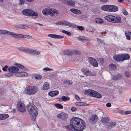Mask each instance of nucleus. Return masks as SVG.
<instances>
[{
  "instance_id": "obj_1",
  "label": "nucleus",
  "mask_w": 131,
  "mask_h": 131,
  "mask_svg": "<svg viewBox=\"0 0 131 131\" xmlns=\"http://www.w3.org/2000/svg\"><path fill=\"white\" fill-rule=\"evenodd\" d=\"M68 130L82 131L85 128L84 122L81 119L78 117L73 118L70 120V125L65 126Z\"/></svg>"
},
{
  "instance_id": "obj_2",
  "label": "nucleus",
  "mask_w": 131,
  "mask_h": 131,
  "mask_svg": "<svg viewBox=\"0 0 131 131\" xmlns=\"http://www.w3.org/2000/svg\"><path fill=\"white\" fill-rule=\"evenodd\" d=\"M15 66H11L8 67L7 69L9 72L5 74V75L8 77H11L13 75V73H16L19 71V68L21 69H24V67L19 64L15 63Z\"/></svg>"
},
{
  "instance_id": "obj_3",
  "label": "nucleus",
  "mask_w": 131,
  "mask_h": 131,
  "mask_svg": "<svg viewBox=\"0 0 131 131\" xmlns=\"http://www.w3.org/2000/svg\"><path fill=\"white\" fill-rule=\"evenodd\" d=\"M27 110L30 113V116L32 121L34 122L35 120L38 115V112L36 107L31 103H29L27 107Z\"/></svg>"
},
{
  "instance_id": "obj_4",
  "label": "nucleus",
  "mask_w": 131,
  "mask_h": 131,
  "mask_svg": "<svg viewBox=\"0 0 131 131\" xmlns=\"http://www.w3.org/2000/svg\"><path fill=\"white\" fill-rule=\"evenodd\" d=\"M55 24L57 25H63L67 26L73 28L77 27L80 30H83L84 29V27L82 26H77L74 24L72 23L67 21H61L56 23Z\"/></svg>"
},
{
  "instance_id": "obj_5",
  "label": "nucleus",
  "mask_w": 131,
  "mask_h": 131,
  "mask_svg": "<svg viewBox=\"0 0 131 131\" xmlns=\"http://www.w3.org/2000/svg\"><path fill=\"white\" fill-rule=\"evenodd\" d=\"M23 15L26 16H34V18H36L38 16V14L34 10L31 9H26L22 11Z\"/></svg>"
},
{
  "instance_id": "obj_6",
  "label": "nucleus",
  "mask_w": 131,
  "mask_h": 131,
  "mask_svg": "<svg viewBox=\"0 0 131 131\" xmlns=\"http://www.w3.org/2000/svg\"><path fill=\"white\" fill-rule=\"evenodd\" d=\"M113 58L115 60L120 61L129 59L130 56L128 54H122L115 55Z\"/></svg>"
},
{
  "instance_id": "obj_7",
  "label": "nucleus",
  "mask_w": 131,
  "mask_h": 131,
  "mask_svg": "<svg viewBox=\"0 0 131 131\" xmlns=\"http://www.w3.org/2000/svg\"><path fill=\"white\" fill-rule=\"evenodd\" d=\"M105 18L108 21L115 23H120L121 20V18L120 17H116L111 15L106 16Z\"/></svg>"
},
{
  "instance_id": "obj_8",
  "label": "nucleus",
  "mask_w": 131,
  "mask_h": 131,
  "mask_svg": "<svg viewBox=\"0 0 131 131\" xmlns=\"http://www.w3.org/2000/svg\"><path fill=\"white\" fill-rule=\"evenodd\" d=\"M0 34L10 35L12 37L20 39V34H18L5 30H0Z\"/></svg>"
},
{
  "instance_id": "obj_9",
  "label": "nucleus",
  "mask_w": 131,
  "mask_h": 131,
  "mask_svg": "<svg viewBox=\"0 0 131 131\" xmlns=\"http://www.w3.org/2000/svg\"><path fill=\"white\" fill-rule=\"evenodd\" d=\"M84 92L86 94H87L91 96L97 98H101L102 97L101 95L100 94L93 90H85Z\"/></svg>"
},
{
  "instance_id": "obj_10",
  "label": "nucleus",
  "mask_w": 131,
  "mask_h": 131,
  "mask_svg": "<svg viewBox=\"0 0 131 131\" xmlns=\"http://www.w3.org/2000/svg\"><path fill=\"white\" fill-rule=\"evenodd\" d=\"M25 91L26 93L27 94L32 95L36 92L38 91V89L36 86H29L26 88Z\"/></svg>"
},
{
  "instance_id": "obj_11",
  "label": "nucleus",
  "mask_w": 131,
  "mask_h": 131,
  "mask_svg": "<svg viewBox=\"0 0 131 131\" xmlns=\"http://www.w3.org/2000/svg\"><path fill=\"white\" fill-rule=\"evenodd\" d=\"M17 107L18 110L22 112H24L26 111V109L24 105L21 102H18Z\"/></svg>"
},
{
  "instance_id": "obj_12",
  "label": "nucleus",
  "mask_w": 131,
  "mask_h": 131,
  "mask_svg": "<svg viewBox=\"0 0 131 131\" xmlns=\"http://www.w3.org/2000/svg\"><path fill=\"white\" fill-rule=\"evenodd\" d=\"M68 116V115L67 114L63 112L58 114L57 115V117L58 118L64 121L66 120Z\"/></svg>"
},
{
  "instance_id": "obj_13",
  "label": "nucleus",
  "mask_w": 131,
  "mask_h": 131,
  "mask_svg": "<svg viewBox=\"0 0 131 131\" xmlns=\"http://www.w3.org/2000/svg\"><path fill=\"white\" fill-rule=\"evenodd\" d=\"M89 60L90 63L94 67H97L98 66V63L95 59L91 57H90L89 58Z\"/></svg>"
},
{
  "instance_id": "obj_14",
  "label": "nucleus",
  "mask_w": 131,
  "mask_h": 131,
  "mask_svg": "<svg viewBox=\"0 0 131 131\" xmlns=\"http://www.w3.org/2000/svg\"><path fill=\"white\" fill-rule=\"evenodd\" d=\"M97 117L96 115H93L89 119V122L92 124H95L97 122Z\"/></svg>"
},
{
  "instance_id": "obj_15",
  "label": "nucleus",
  "mask_w": 131,
  "mask_h": 131,
  "mask_svg": "<svg viewBox=\"0 0 131 131\" xmlns=\"http://www.w3.org/2000/svg\"><path fill=\"white\" fill-rule=\"evenodd\" d=\"M62 3L66 5L69 6H74L75 3L72 0H63Z\"/></svg>"
},
{
  "instance_id": "obj_16",
  "label": "nucleus",
  "mask_w": 131,
  "mask_h": 131,
  "mask_svg": "<svg viewBox=\"0 0 131 131\" xmlns=\"http://www.w3.org/2000/svg\"><path fill=\"white\" fill-rule=\"evenodd\" d=\"M58 11L56 9L53 8H50L49 15L52 16H56L58 14Z\"/></svg>"
},
{
  "instance_id": "obj_17",
  "label": "nucleus",
  "mask_w": 131,
  "mask_h": 131,
  "mask_svg": "<svg viewBox=\"0 0 131 131\" xmlns=\"http://www.w3.org/2000/svg\"><path fill=\"white\" fill-rule=\"evenodd\" d=\"M48 36L49 37H51L53 38L57 39L62 38H63L64 37L63 36L52 34H49L48 35Z\"/></svg>"
},
{
  "instance_id": "obj_18",
  "label": "nucleus",
  "mask_w": 131,
  "mask_h": 131,
  "mask_svg": "<svg viewBox=\"0 0 131 131\" xmlns=\"http://www.w3.org/2000/svg\"><path fill=\"white\" fill-rule=\"evenodd\" d=\"M116 125V123L115 122H111L106 125L107 128L111 129L113 127H115Z\"/></svg>"
},
{
  "instance_id": "obj_19",
  "label": "nucleus",
  "mask_w": 131,
  "mask_h": 131,
  "mask_svg": "<svg viewBox=\"0 0 131 131\" xmlns=\"http://www.w3.org/2000/svg\"><path fill=\"white\" fill-rule=\"evenodd\" d=\"M70 11L73 13L77 15H80L82 13V12L80 10L75 8H71Z\"/></svg>"
},
{
  "instance_id": "obj_20",
  "label": "nucleus",
  "mask_w": 131,
  "mask_h": 131,
  "mask_svg": "<svg viewBox=\"0 0 131 131\" xmlns=\"http://www.w3.org/2000/svg\"><path fill=\"white\" fill-rule=\"evenodd\" d=\"M50 8H47L43 9L42 11V13L43 15L45 16L49 15Z\"/></svg>"
},
{
  "instance_id": "obj_21",
  "label": "nucleus",
  "mask_w": 131,
  "mask_h": 131,
  "mask_svg": "<svg viewBox=\"0 0 131 131\" xmlns=\"http://www.w3.org/2000/svg\"><path fill=\"white\" fill-rule=\"evenodd\" d=\"M122 77V75L121 74L118 73L117 74L115 75L113 78V80L114 81L119 80L121 79Z\"/></svg>"
},
{
  "instance_id": "obj_22",
  "label": "nucleus",
  "mask_w": 131,
  "mask_h": 131,
  "mask_svg": "<svg viewBox=\"0 0 131 131\" xmlns=\"http://www.w3.org/2000/svg\"><path fill=\"white\" fill-rule=\"evenodd\" d=\"M59 93V92L58 91H53L49 92L48 93V94L50 96H54L58 95Z\"/></svg>"
},
{
  "instance_id": "obj_23",
  "label": "nucleus",
  "mask_w": 131,
  "mask_h": 131,
  "mask_svg": "<svg viewBox=\"0 0 131 131\" xmlns=\"http://www.w3.org/2000/svg\"><path fill=\"white\" fill-rule=\"evenodd\" d=\"M101 120L102 122L104 124L108 123L110 121L109 118L107 117H102Z\"/></svg>"
},
{
  "instance_id": "obj_24",
  "label": "nucleus",
  "mask_w": 131,
  "mask_h": 131,
  "mask_svg": "<svg viewBox=\"0 0 131 131\" xmlns=\"http://www.w3.org/2000/svg\"><path fill=\"white\" fill-rule=\"evenodd\" d=\"M50 87L49 83L47 82H45L43 84L42 86V89L43 90H46L49 89Z\"/></svg>"
},
{
  "instance_id": "obj_25",
  "label": "nucleus",
  "mask_w": 131,
  "mask_h": 131,
  "mask_svg": "<svg viewBox=\"0 0 131 131\" xmlns=\"http://www.w3.org/2000/svg\"><path fill=\"white\" fill-rule=\"evenodd\" d=\"M9 117L8 115L7 114H0V120L6 119Z\"/></svg>"
},
{
  "instance_id": "obj_26",
  "label": "nucleus",
  "mask_w": 131,
  "mask_h": 131,
  "mask_svg": "<svg viewBox=\"0 0 131 131\" xmlns=\"http://www.w3.org/2000/svg\"><path fill=\"white\" fill-rule=\"evenodd\" d=\"M23 38H26L28 39H31L32 38V36L29 35L20 34V39Z\"/></svg>"
},
{
  "instance_id": "obj_27",
  "label": "nucleus",
  "mask_w": 131,
  "mask_h": 131,
  "mask_svg": "<svg viewBox=\"0 0 131 131\" xmlns=\"http://www.w3.org/2000/svg\"><path fill=\"white\" fill-rule=\"evenodd\" d=\"M95 22L97 24H102L104 22L103 20L102 19L99 18L95 19Z\"/></svg>"
},
{
  "instance_id": "obj_28",
  "label": "nucleus",
  "mask_w": 131,
  "mask_h": 131,
  "mask_svg": "<svg viewBox=\"0 0 131 131\" xmlns=\"http://www.w3.org/2000/svg\"><path fill=\"white\" fill-rule=\"evenodd\" d=\"M111 12H115L118 10V8L116 6L111 5Z\"/></svg>"
},
{
  "instance_id": "obj_29",
  "label": "nucleus",
  "mask_w": 131,
  "mask_h": 131,
  "mask_svg": "<svg viewBox=\"0 0 131 131\" xmlns=\"http://www.w3.org/2000/svg\"><path fill=\"white\" fill-rule=\"evenodd\" d=\"M29 27V26L27 25L20 24L19 25V27L22 29L27 28Z\"/></svg>"
},
{
  "instance_id": "obj_30",
  "label": "nucleus",
  "mask_w": 131,
  "mask_h": 131,
  "mask_svg": "<svg viewBox=\"0 0 131 131\" xmlns=\"http://www.w3.org/2000/svg\"><path fill=\"white\" fill-rule=\"evenodd\" d=\"M34 77L36 80H40L42 78L41 76L39 74H35Z\"/></svg>"
},
{
  "instance_id": "obj_31",
  "label": "nucleus",
  "mask_w": 131,
  "mask_h": 131,
  "mask_svg": "<svg viewBox=\"0 0 131 131\" xmlns=\"http://www.w3.org/2000/svg\"><path fill=\"white\" fill-rule=\"evenodd\" d=\"M61 99L62 101H69L70 100V98L69 97H66L65 96H63L61 98Z\"/></svg>"
},
{
  "instance_id": "obj_32",
  "label": "nucleus",
  "mask_w": 131,
  "mask_h": 131,
  "mask_svg": "<svg viewBox=\"0 0 131 131\" xmlns=\"http://www.w3.org/2000/svg\"><path fill=\"white\" fill-rule=\"evenodd\" d=\"M109 67L111 70H115L116 68V65L112 63L110 65Z\"/></svg>"
},
{
  "instance_id": "obj_33",
  "label": "nucleus",
  "mask_w": 131,
  "mask_h": 131,
  "mask_svg": "<svg viewBox=\"0 0 131 131\" xmlns=\"http://www.w3.org/2000/svg\"><path fill=\"white\" fill-rule=\"evenodd\" d=\"M101 9L103 10L108 11V5L102 6L101 7Z\"/></svg>"
},
{
  "instance_id": "obj_34",
  "label": "nucleus",
  "mask_w": 131,
  "mask_h": 131,
  "mask_svg": "<svg viewBox=\"0 0 131 131\" xmlns=\"http://www.w3.org/2000/svg\"><path fill=\"white\" fill-rule=\"evenodd\" d=\"M15 75L16 77H23L22 72H18L17 73H15Z\"/></svg>"
},
{
  "instance_id": "obj_35",
  "label": "nucleus",
  "mask_w": 131,
  "mask_h": 131,
  "mask_svg": "<svg viewBox=\"0 0 131 131\" xmlns=\"http://www.w3.org/2000/svg\"><path fill=\"white\" fill-rule=\"evenodd\" d=\"M32 54H35L36 55H39L40 53V52L39 51L36 50H32Z\"/></svg>"
},
{
  "instance_id": "obj_36",
  "label": "nucleus",
  "mask_w": 131,
  "mask_h": 131,
  "mask_svg": "<svg viewBox=\"0 0 131 131\" xmlns=\"http://www.w3.org/2000/svg\"><path fill=\"white\" fill-rule=\"evenodd\" d=\"M84 103H82L81 102H77L75 103V105L77 106H85L86 105V104H85V105Z\"/></svg>"
},
{
  "instance_id": "obj_37",
  "label": "nucleus",
  "mask_w": 131,
  "mask_h": 131,
  "mask_svg": "<svg viewBox=\"0 0 131 131\" xmlns=\"http://www.w3.org/2000/svg\"><path fill=\"white\" fill-rule=\"evenodd\" d=\"M32 49L26 48L25 52L28 53L32 54Z\"/></svg>"
},
{
  "instance_id": "obj_38",
  "label": "nucleus",
  "mask_w": 131,
  "mask_h": 131,
  "mask_svg": "<svg viewBox=\"0 0 131 131\" xmlns=\"http://www.w3.org/2000/svg\"><path fill=\"white\" fill-rule=\"evenodd\" d=\"M43 70L45 71H53V70L52 69H50L49 68L46 67L43 68Z\"/></svg>"
},
{
  "instance_id": "obj_39",
  "label": "nucleus",
  "mask_w": 131,
  "mask_h": 131,
  "mask_svg": "<svg viewBox=\"0 0 131 131\" xmlns=\"http://www.w3.org/2000/svg\"><path fill=\"white\" fill-rule=\"evenodd\" d=\"M64 82L66 83L67 84L69 85H71L73 84L72 81L69 80H67L64 81Z\"/></svg>"
},
{
  "instance_id": "obj_40",
  "label": "nucleus",
  "mask_w": 131,
  "mask_h": 131,
  "mask_svg": "<svg viewBox=\"0 0 131 131\" xmlns=\"http://www.w3.org/2000/svg\"><path fill=\"white\" fill-rule=\"evenodd\" d=\"M98 61L100 64H102L104 62V60L103 59L100 58L98 59Z\"/></svg>"
},
{
  "instance_id": "obj_41",
  "label": "nucleus",
  "mask_w": 131,
  "mask_h": 131,
  "mask_svg": "<svg viewBox=\"0 0 131 131\" xmlns=\"http://www.w3.org/2000/svg\"><path fill=\"white\" fill-rule=\"evenodd\" d=\"M26 48L25 47H21L18 48V49L19 50L21 51L24 52H25Z\"/></svg>"
},
{
  "instance_id": "obj_42",
  "label": "nucleus",
  "mask_w": 131,
  "mask_h": 131,
  "mask_svg": "<svg viewBox=\"0 0 131 131\" xmlns=\"http://www.w3.org/2000/svg\"><path fill=\"white\" fill-rule=\"evenodd\" d=\"M78 39L79 40L83 41L85 40V37L83 36H81L78 37Z\"/></svg>"
},
{
  "instance_id": "obj_43",
  "label": "nucleus",
  "mask_w": 131,
  "mask_h": 131,
  "mask_svg": "<svg viewBox=\"0 0 131 131\" xmlns=\"http://www.w3.org/2000/svg\"><path fill=\"white\" fill-rule=\"evenodd\" d=\"M62 32L63 33L66 34L69 36H70L71 35V33L70 32L64 30H63L62 31Z\"/></svg>"
},
{
  "instance_id": "obj_44",
  "label": "nucleus",
  "mask_w": 131,
  "mask_h": 131,
  "mask_svg": "<svg viewBox=\"0 0 131 131\" xmlns=\"http://www.w3.org/2000/svg\"><path fill=\"white\" fill-rule=\"evenodd\" d=\"M55 106L61 109L63 108V106L61 104H56L55 105Z\"/></svg>"
},
{
  "instance_id": "obj_45",
  "label": "nucleus",
  "mask_w": 131,
  "mask_h": 131,
  "mask_svg": "<svg viewBox=\"0 0 131 131\" xmlns=\"http://www.w3.org/2000/svg\"><path fill=\"white\" fill-rule=\"evenodd\" d=\"M122 12L124 14L126 15H127L128 14V13L125 8H123L122 9Z\"/></svg>"
},
{
  "instance_id": "obj_46",
  "label": "nucleus",
  "mask_w": 131,
  "mask_h": 131,
  "mask_svg": "<svg viewBox=\"0 0 131 131\" xmlns=\"http://www.w3.org/2000/svg\"><path fill=\"white\" fill-rule=\"evenodd\" d=\"M72 51L69 50H67L65 51V53L68 55H71L72 54Z\"/></svg>"
},
{
  "instance_id": "obj_47",
  "label": "nucleus",
  "mask_w": 131,
  "mask_h": 131,
  "mask_svg": "<svg viewBox=\"0 0 131 131\" xmlns=\"http://www.w3.org/2000/svg\"><path fill=\"white\" fill-rule=\"evenodd\" d=\"M8 67L7 65H5L2 68L3 70L4 71H7V69H8Z\"/></svg>"
},
{
  "instance_id": "obj_48",
  "label": "nucleus",
  "mask_w": 131,
  "mask_h": 131,
  "mask_svg": "<svg viewBox=\"0 0 131 131\" xmlns=\"http://www.w3.org/2000/svg\"><path fill=\"white\" fill-rule=\"evenodd\" d=\"M22 74L23 77H27L28 75V74L27 73L23 72H22Z\"/></svg>"
},
{
  "instance_id": "obj_49",
  "label": "nucleus",
  "mask_w": 131,
  "mask_h": 131,
  "mask_svg": "<svg viewBox=\"0 0 131 131\" xmlns=\"http://www.w3.org/2000/svg\"><path fill=\"white\" fill-rule=\"evenodd\" d=\"M74 53L76 55H80L81 53L80 51L77 50L74 51Z\"/></svg>"
},
{
  "instance_id": "obj_50",
  "label": "nucleus",
  "mask_w": 131,
  "mask_h": 131,
  "mask_svg": "<svg viewBox=\"0 0 131 131\" xmlns=\"http://www.w3.org/2000/svg\"><path fill=\"white\" fill-rule=\"evenodd\" d=\"M111 5H108V11L111 12Z\"/></svg>"
},
{
  "instance_id": "obj_51",
  "label": "nucleus",
  "mask_w": 131,
  "mask_h": 131,
  "mask_svg": "<svg viewBox=\"0 0 131 131\" xmlns=\"http://www.w3.org/2000/svg\"><path fill=\"white\" fill-rule=\"evenodd\" d=\"M125 75L128 77H129L130 76V74L129 72L128 71H126L125 72Z\"/></svg>"
},
{
  "instance_id": "obj_52",
  "label": "nucleus",
  "mask_w": 131,
  "mask_h": 131,
  "mask_svg": "<svg viewBox=\"0 0 131 131\" xmlns=\"http://www.w3.org/2000/svg\"><path fill=\"white\" fill-rule=\"evenodd\" d=\"M90 72L89 71H86V72H84V74L86 75V76H88L90 74Z\"/></svg>"
},
{
  "instance_id": "obj_53",
  "label": "nucleus",
  "mask_w": 131,
  "mask_h": 131,
  "mask_svg": "<svg viewBox=\"0 0 131 131\" xmlns=\"http://www.w3.org/2000/svg\"><path fill=\"white\" fill-rule=\"evenodd\" d=\"M25 0H20L19 4L20 5H22L24 3Z\"/></svg>"
},
{
  "instance_id": "obj_54",
  "label": "nucleus",
  "mask_w": 131,
  "mask_h": 131,
  "mask_svg": "<svg viewBox=\"0 0 131 131\" xmlns=\"http://www.w3.org/2000/svg\"><path fill=\"white\" fill-rule=\"evenodd\" d=\"M119 113L122 115H124L125 114V112L122 110H120L119 111Z\"/></svg>"
},
{
  "instance_id": "obj_55",
  "label": "nucleus",
  "mask_w": 131,
  "mask_h": 131,
  "mask_svg": "<svg viewBox=\"0 0 131 131\" xmlns=\"http://www.w3.org/2000/svg\"><path fill=\"white\" fill-rule=\"evenodd\" d=\"M97 40L99 42H100L101 43H104V41H103L101 39H100L97 38Z\"/></svg>"
},
{
  "instance_id": "obj_56",
  "label": "nucleus",
  "mask_w": 131,
  "mask_h": 131,
  "mask_svg": "<svg viewBox=\"0 0 131 131\" xmlns=\"http://www.w3.org/2000/svg\"><path fill=\"white\" fill-rule=\"evenodd\" d=\"M131 113V111H126L125 112V114H128Z\"/></svg>"
},
{
  "instance_id": "obj_57",
  "label": "nucleus",
  "mask_w": 131,
  "mask_h": 131,
  "mask_svg": "<svg viewBox=\"0 0 131 131\" xmlns=\"http://www.w3.org/2000/svg\"><path fill=\"white\" fill-rule=\"evenodd\" d=\"M106 106L108 107H110L111 106V103H107L106 104Z\"/></svg>"
},
{
  "instance_id": "obj_58",
  "label": "nucleus",
  "mask_w": 131,
  "mask_h": 131,
  "mask_svg": "<svg viewBox=\"0 0 131 131\" xmlns=\"http://www.w3.org/2000/svg\"><path fill=\"white\" fill-rule=\"evenodd\" d=\"M71 110L72 111H75L77 110V109L75 107H72L71 108Z\"/></svg>"
},
{
  "instance_id": "obj_59",
  "label": "nucleus",
  "mask_w": 131,
  "mask_h": 131,
  "mask_svg": "<svg viewBox=\"0 0 131 131\" xmlns=\"http://www.w3.org/2000/svg\"><path fill=\"white\" fill-rule=\"evenodd\" d=\"M75 99L78 101L79 100H80V99L79 97L77 95H75Z\"/></svg>"
},
{
  "instance_id": "obj_60",
  "label": "nucleus",
  "mask_w": 131,
  "mask_h": 131,
  "mask_svg": "<svg viewBox=\"0 0 131 131\" xmlns=\"http://www.w3.org/2000/svg\"><path fill=\"white\" fill-rule=\"evenodd\" d=\"M108 0H100L101 2L104 3H106L107 2Z\"/></svg>"
},
{
  "instance_id": "obj_61",
  "label": "nucleus",
  "mask_w": 131,
  "mask_h": 131,
  "mask_svg": "<svg viewBox=\"0 0 131 131\" xmlns=\"http://www.w3.org/2000/svg\"><path fill=\"white\" fill-rule=\"evenodd\" d=\"M125 33L126 36V37L127 36L129 35V34H130V33H129L128 31V32H127V31H125Z\"/></svg>"
},
{
  "instance_id": "obj_62",
  "label": "nucleus",
  "mask_w": 131,
  "mask_h": 131,
  "mask_svg": "<svg viewBox=\"0 0 131 131\" xmlns=\"http://www.w3.org/2000/svg\"><path fill=\"white\" fill-rule=\"evenodd\" d=\"M126 37L127 39L128 40H130V38L129 35L127 36Z\"/></svg>"
},
{
  "instance_id": "obj_63",
  "label": "nucleus",
  "mask_w": 131,
  "mask_h": 131,
  "mask_svg": "<svg viewBox=\"0 0 131 131\" xmlns=\"http://www.w3.org/2000/svg\"><path fill=\"white\" fill-rule=\"evenodd\" d=\"M85 17V16L84 15H82L80 17V18L83 19Z\"/></svg>"
},
{
  "instance_id": "obj_64",
  "label": "nucleus",
  "mask_w": 131,
  "mask_h": 131,
  "mask_svg": "<svg viewBox=\"0 0 131 131\" xmlns=\"http://www.w3.org/2000/svg\"><path fill=\"white\" fill-rule=\"evenodd\" d=\"M126 1L127 2V3L129 4L130 3V2L129 0H126Z\"/></svg>"
}]
</instances>
